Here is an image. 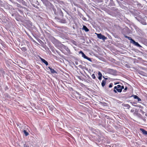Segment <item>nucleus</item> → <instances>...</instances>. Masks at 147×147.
<instances>
[{
    "instance_id": "obj_1",
    "label": "nucleus",
    "mask_w": 147,
    "mask_h": 147,
    "mask_svg": "<svg viewBox=\"0 0 147 147\" xmlns=\"http://www.w3.org/2000/svg\"><path fill=\"white\" fill-rule=\"evenodd\" d=\"M124 88V86L120 85H118L115 86L114 88L113 92L115 93H117V92H121L123 89Z\"/></svg>"
},
{
    "instance_id": "obj_2",
    "label": "nucleus",
    "mask_w": 147,
    "mask_h": 147,
    "mask_svg": "<svg viewBox=\"0 0 147 147\" xmlns=\"http://www.w3.org/2000/svg\"><path fill=\"white\" fill-rule=\"evenodd\" d=\"M132 60L133 61L134 63H138L141 62L143 61V60L140 57H137V58L132 59Z\"/></svg>"
},
{
    "instance_id": "obj_3",
    "label": "nucleus",
    "mask_w": 147,
    "mask_h": 147,
    "mask_svg": "<svg viewBox=\"0 0 147 147\" xmlns=\"http://www.w3.org/2000/svg\"><path fill=\"white\" fill-rule=\"evenodd\" d=\"M97 37L100 39H102L103 40H105L107 38L105 37L104 35H102L100 34H97Z\"/></svg>"
},
{
    "instance_id": "obj_4",
    "label": "nucleus",
    "mask_w": 147,
    "mask_h": 147,
    "mask_svg": "<svg viewBox=\"0 0 147 147\" xmlns=\"http://www.w3.org/2000/svg\"><path fill=\"white\" fill-rule=\"evenodd\" d=\"M108 71L109 73L113 75H115L116 73V70L111 69H108Z\"/></svg>"
},
{
    "instance_id": "obj_5",
    "label": "nucleus",
    "mask_w": 147,
    "mask_h": 147,
    "mask_svg": "<svg viewBox=\"0 0 147 147\" xmlns=\"http://www.w3.org/2000/svg\"><path fill=\"white\" fill-rule=\"evenodd\" d=\"M131 43L133 44L134 45L138 47H142V46L138 42H136L134 40L132 41V42Z\"/></svg>"
},
{
    "instance_id": "obj_6",
    "label": "nucleus",
    "mask_w": 147,
    "mask_h": 147,
    "mask_svg": "<svg viewBox=\"0 0 147 147\" xmlns=\"http://www.w3.org/2000/svg\"><path fill=\"white\" fill-rule=\"evenodd\" d=\"M40 59L41 60L43 63H44L47 66L48 65V63L44 59H43V58H41L40 57Z\"/></svg>"
},
{
    "instance_id": "obj_7",
    "label": "nucleus",
    "mask_w": 147,
    "mask_h": 147,
    "mask_svg": "<svg viewBox=\"0 0 147 147\" xmlns=\"http://www.w3.org/2000/svg\"><path fill=\"white\" fill-rule=\"evenodd\" d=\"M140 130L142 132L143 134L145 135H147V131L142 128H140Z\"/></svg>"
},
{
    "instance_id": "obj_8",
    "label": "nucleus",
    "mask_w": 147,
    "mask_h": 147,
    "mask_svg": "<svg viewBox=\"0 0 147 147\" xmlns=\"http://www.w3.org/2000/svg\"><path fill=\"white\" fill-rule=\"evenodd\" d=\"M48 68L50 69V70L52 73H57V72L55 70L53 69H52V68H51L50 67H49Z\"/></svg>"
},
{
    "instance_id": "obj_9",
    "label": "nucleus",
    "mask_w": 147,
    "mask_h": 147,
    "mask_svg": "<svg viewBox=\"0 0 147 147\" xmlns=\"http://www.w3.org/2000/svg\"><path fill=\"white\" fill-rule=\"evenodd\" d=\"M122 106L124 107H127V108L128 109H129L130 107V106L129 105L127 104H123Z\"/></svg>"
},
{
    "instance_id": "obj_10",
    "label": "nucleus",
    "mask_w": 147,
    "mask_h": 147,
    "mask_svg": "<svg viewBox=\"0 0 147 147\" xmlns=\"http://www.w3.org/2000/svg\"><path fill=\"white\" fill-rule=\"evenodd\" d=\"M82 29L85 30L86 32H88L89 31V30L85 26H83Z\"/></svg>"
},
{
    "instance_id": "obj_11",
    "label": "nucleus",
    "mask_w": 147,
    "mask_h": 147,
    "mask_svg": "<svg viewBox=\"0 0 147 147\" xmlns=\"http://www.w3.org/2000/svg\"><path fill=\"white\" fill-rule=\"evenodd\" d=\"M125 38L128 39L129 40H130V42L131 43L132 42V41L134 40L132 39L131 37H129L127 36H125Z\"/></svg>"
},
{
    "instance_id": "obj_12",
    "label": "nucleus",
    "mask_w": 147,
    "mask_h": 147,
    "mask_svg": "<svg viewBox=\"0 0 147 147\" xmlns=\"http://www.w3.org/2000/svg\"><path fill=\"white\" fill-rule=\"evenodd\" d=\"M82 56L84 58L86 59H87L90 61H92L91 59L90 58L88 57L87 56Z\"/></svg>"
},
{
    "instance_id": "obj_13",
    "label": "nucleus",
    "mask_w": 147,
    "mask_h": 147,
    "mask_svg": "<svg viewBox=\"0 0 147 147\" xmlns=\"http://www.w3.org/2000/svg\"><path fill=\"white\" fill-rule=\"evenodd\" d=\"M106 84V80H102V82L101 83L102 86L103 87H104L105 86Z\"/></svg>"
},
{
    "instance_id": "obj_14",
    "label": "nucleus",
    "mask_w": 147,
    "mask_h": 147,
    "mask_svg": "<svg viewBox=\"0 0 147 147\" xmlns=\"http://www.w3.org/2000/svg\"><path fill=\"white\" fill-rule=\"evenodd\" d=\"M23 132L24 133V134L26 136H27L29 135V133H28V132H27L26 130H24L23 131Z\"/></svg>"
},
{
    "instance_id": "obj_15",
    "label": "nucleus",
    "mask_w": 147,
    "mask_h": 147,
    "mask_svg": "<svg viewBox=\"0 0 147 147\" xmlns=\"http://www.w3.org/2000/svg\"><path fill=\"white\" fill-rule=\"evenodd\" d=\"M92 78L93 79H95L96 78V76L94 75V74H93L92 75Z\"/></svg>"
},
{
    "instance_id": "obj_16",
    "label": "nucleus",
    "mask_w": 147,
    "mask_h": 147,
    "mask_svg": "<svg viewBox=\"0 0 147 147\" xmlns=\"http://www.w3.org/2000/svg\"><path fill=\"white\" fill-rule=\"evenodd\" d=\"M141 23L142 24L144 25H146L147 24L146 22L145 21H142Z\"/></svg>"
},
{
    "instance_id": "obj_17",
    "label": "nucleus",
    "mask_w": 147,
    "mask_h": 147,
    "mask_svg": "<svg viewBox=\"0 0 147 147\" xmlns=\"http://www.w3.org/2000/svg\"><path fill=\"white\" fill-rule=\"evenodd\" d=\"M79 54H81L82 55H85L84 53L82 52V51H80L79 52Z\"/></svg>"
},
{
    "instance_id": "obj_18",
    "label": "nucleus",
    "mask_w": 147,
    "mask_h": 147,
    "mask_svg": "<svg viewBox=\"0 0 147 147\" xmlns=\"http://www.w3.org/2000/svg\"><path fill=\"white\" fill-rule=\"evenodd\" d=\"M133 97H134V99H137L138 98V96L136 95H133Z\"/></svg>"
},
{
    "instance_id": "obj_19",
    "label": "nucleus",
    "mask_w": 147,
    "mask_h": 147,
    "mask_svg": "<svg viewBox=\"0 0 147 147\" xmlns=\"http://www.w3.org/2000/svg\"><path fill=\"white\" fill-rule=\"evenodd\" d=\"M136 4H137V6L139 7H140L141 6V4L140 3H138V2Z\"/></svg>"
},
{
    "instance_id": "obj_20",
    "label": "nucleus",
    "mask_w": 147,
    "mask_h": 147,
    "mask_svg": "<svg viewBox=\"0 0 147 147\" xmlns=\"http://www.w3.org/2000/svg\"><path fill=\"white\" fill-rule=\"evenodd\" d=\"M113 84L112 83H111L109 86V88L112 87V86H113Z\"/></svg>"
},
{
    "instance_id": "obj_21",
    "label": "nucleus",
    "mask_w": 147,
    "mask_h": 147,
    "mask_svg": "<svg viewBox=\"0 0 147 147\" xmlns=\"http://www.w3.org/2000/svg\"><path fill=\"white\" fill-rule=\"evenodd\" d=\"M16 6L19 7H21V5L18 3L16 4Z\"/></svg>"
},
{
    "instance_id": "obj_22",
    "label": "nucleus",
    "mask_w": 147,
    "mask_h": 147,
    "mask_svg": "<svg viewBox=\"0 0 147 147\" xmlns=\"http://www.w3.org/2000/svg\"><path fill=\"white\" fill-rule=\"evenodd\" d=\"M127 89V87H126L124 88V90H123V91L124 92H125L126 91Z\"/></svg>"
},
{
    "instance_id": "obj_23",
    "label": "nucleus",
    "mask_w": 147,
    "mask_h": 147,
    "mask_svg": "<svg viewBox=\"0 0 147 147\" xmlns=\"http://www.w3.org/2000/svg\"><path fill=\"white\" fill-rule=\"evenodd\" d=\"M98 75L99 76H102V74L100 72H99L98 73Z\"/></svg>"
},
{
    "instance_id": "obj_24",
    "label": "nucleus",
    "mask_w": 147,
    "mask_h": 147,
    "mask_svg": "<svg viewBox=\"0 0 147 147\" xmlns=\"http://www.w3.org/2000/svg\"><path fill=\"white\" fill-rule=\"evenodd\" d=\"M22 50L24 51H26V49L25 47H22Z\"/></svg>"
},
{
    "instance_id": "obj_25",
    "label": "nucleus",
    "mask_w": 147,
    "mask_h": 147,
    "mask_svg": "<svg viewBox=\"0 0 147 147\" xmlns=\"http://www.w3.org/2000/svg\"><path fill=\"white\" fill-rule=\"evenodd\" d=\"M137 99H138V102H139L141 100V99L140 98H139V97H138V98H137Z\"/></svg>"
},
{
    "instance_id": "obj_26",
    "label": "nucleus",
    "mask_w": 147,
    "mask_h": 147,
    "mask_svg": "<svg viewBox=\"0 0 147 147\" xmlns=\"http://www.w3.org/2000/svg\"><path fill=\"white\" fill-rule=\"evenodd\" d=\"M78 78L80 79V80H82L81 78V77L80 76H78Z\"/></svg>"
},
{
    "instance_id": "obj_27",
    "label": "nucleus",
    "mask_w": 147,
    "mask_h": 147,
    "mask_svg": "<svg viewBox=\"0 0 147 147\" xmlns=\"http://www.w3.org/2000/svg\"><path fill=\"white\" fill-rule=\"evenodd\" d=\"M102 76H98V79H99V80H101L102 79Z\"/></svg>"
},
{
    "instance_id": "obj_28",
    "label": "nucleus",
    "mask_w": 147,
    "mask_h": 147,
    "mask_svg": "<svg viewBox=\"0 0 147 147\" xmlns=\"http://www.w3.org/2000/svg\"><path fill=\"white\" fill-rule=\"evenodd\" d=\"M125 66L128 67V68H129L130 67V66H128L127 64H126Z\"/></svg>"
},
{
    "instance_id": "obj_29",
    "label": "nucleus",
    "mask_w": 147,
    "mask_h": 147,
    "mask_svg": "<svg viewBox=\"0 0 147 147\" xmlns=\"http://www.w3.org/2000/svg\"><path fill=\"white\" fill-rule=\"evenodd\" d=\"M54 58L57 60H58V59H57V57L56 56H55Z\"/></svg>"
},
{
    "instance_id": "obj_30",
    "label": "nucleus",
    "mask_w": 147,
    "mask_h": 147,
    "mask_svg": "<svg viewBox=\"0 0 147 147\" xmlns=\"http://www.w3.org/2000/svg\"><path fill=\"white\" fill-rule=\"evenodd\" d=\"M66 51H67V52L69 53V52H70V51L68 48H67Z\"/></svg>"
},
{
    "instance_id": "obj_31",
    "label": "nucleus",
    "mask_w": 147,
    "mask_h": 147,
    "mask_svg": "<svg viewBox=\"0 0 147 147\" xmlns=\"http://www.w3.org/2000/svg\"><path fill=\"white\" fill-rule=\"evenodd\" d=\"M131 112L133 113L134 111V110L133 109H131L130 111Z\"/></svg>"
},
{
    "instance_id": "obj_32",
    "label": "nucleus",
    "mask_w": 147,
    "mask_h": 147,
    "mask_svg": "<svg viewBox=\"0 0 147 147\" xmlns=\"http://www.w3.org/2000/svg\"><path fill=\"white\" fill-rule=\"evenodd\" d=\"M133 105V106H134L135 107H138V105Z\"/></svg>"
},
{
    "instance_id": "obj_33",
    "label": "nucleus",
    "mask_w": 147,
    "mask_h": 147,
    "mask_svg": "<svg viewBox=\"0 0 147 147\" xmlns=\"http://www.w3.org/2000/svg\"><path fill=\"white\" fill-rule=\"evenodd\" d=\"M11 2L13 3V0H9Z\"/></svg>"
},
{
    "instance_id": "obj_34",
    "label": "nucleus",
    "mask_w": 147,
    "mask_h": 147,
    "mask_svg": "<svg viewBox=\"0 0 147 147\" xmlns=\"http://www.w3.org/2000/svg\"><path fill=\"white\" fill-rule=\"evenodd\" d=\"M75 43H76V42L75 41H74V44H75Z\"/></svg>"
},
{
    "instance_id": "obj_35",
    "label": "nucleus",
    "mask_w": 147,
    "mask_h": 147,
    "mask_svg": "<svg viewBox=\"0 0 147 147\" xmlns=\"http://www.w3.org/2000/svg\"><path fill=\"white\" fill-rule=\"evenodd\" d=\"M7 88H7V89H8V88H7Z\"/></svg>"
},
{
    "instance_id": "obj_36",
    "label": "nucleus",
    "mask_w": 147,
    "mask_h": 147,
    "mask_svg": "<svg viewBox=\"0 0 147 147\" xmlns=\"http://www.w3.org/2000/svg\"><path fill=\"white\" fill-rule=\"evenodd\" d=\"M7 88H7V89H8V88H7Z\"/></svg>"
},
{
    "instance_id": "obj_37",
    "label": "nucleus",
    "mask_w": 147,
    "mask_h": 147,
    "mask_svg": "<svg viewBox=\"0 0 147 147\" xmlns=\"http://www.w3.org/2000/svg\"><path fill=\"white\" fill-rule=\"evenodd\" d=\"M134 57H136L135 56H134Z\"/></svg>"
}]
</instances>
